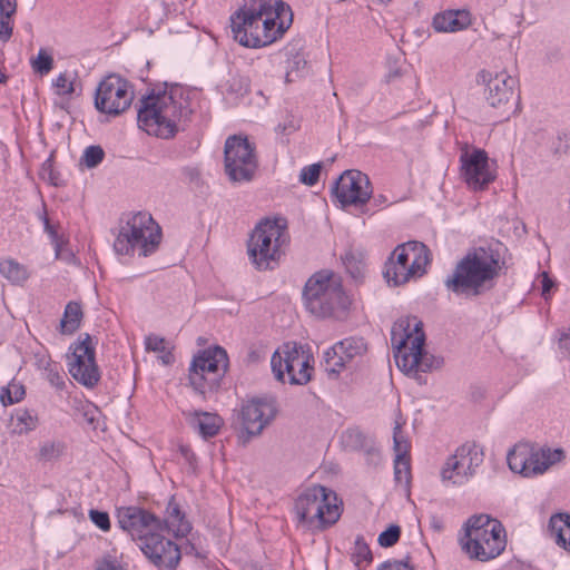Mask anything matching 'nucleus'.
Returning <instances> with one entry per match:
<instances>
[{"label":"nucleus","instance_id":"obj_1","mask_svg":"<svg viewBox=\"0 0 570 570\" xmlns=\"http://www.w3.org/2000/svg\"><path fill=\"white\" fill-rule=\"evenodd\" d=\"M196 92L174 83L163 92H151L139 100L137 121L140 129L161 139H170L185 130L191 120L193 96Z\"/></svg>","mask_w":570,"mask_h":570},{"label":"nucleus","instance_id":"obj_2","mask_svg":"<svg viewBox=\"0 0 570 570\" xmlns=\"http://www.w3.org/2000/svg\"><path fill=\"white\" fill-rule=\"evenodd\" d=\"M292 10L283 0H247L230 16L234 39L247 48L276 41L292 22Z\"/></svg>","mask_w":570,"mask_h":570},{"label":"nucleus","instance_id":"obj_3","mask_svg":"<svg viewBox=\"0 0 570 570\" xmlns=\"http://www.w3.org/2000/svg\"><path fill=\"white\" fill-rule=\"evenodd\" d=\"M500 269L499 252L481 246L456 263L453 273L444 279V286L456 296L478 297L494 288Z\"/></svg>","mask_w":570,"mask_h":570},{"label":"nucleus","instance_id":"obj_4","mask_svg":"<svg viewBox=\"0 0 570 570\" xmlns=\"http://www.w3.org/2000/svg\"><path fill=\"white\" fill-rule=\"evenodd\" d=\"M425 335L422 323L416 317L397 320L391 330V344L397 367L407 375L440 368L442 357H436L424 350Z\"/></svg>","mask_w":570,"mask_h":570},{"label":"nucleus","instance_id":"obj_5","mask_svg":"<svg viewBox=\"0 0 570 570\" xmlns=\"http://www.w3.org/2000/svg\"><path fill=\"white\" fill-rule=\"evenodd\" d=\"M459 541L470 559L482 562L500 556L507 546L504 527L489 514L470 517L464 523V535Z\"/></svg>","mask_w":570,"mask_h":570},{"label":"nucleus","instance_id":"obj_6","mask_svg":"<svg viewBox=\"0 0 570 570\" xmlns=\"http://www.w3.org/2000/svg\"><path fill=\"white\" fill-rule=\"evenodd\" d=\"M306 309L316 317H337L348 307L340 279L330 271H321L312 275L303 291Z\"/></svg>","mask_w":570,"mask_h":570},{"label":"nucleus","instance_id":"obj_7","mask_svg":"<svg viewBox=\"0 0 570 570\" xmlns=\"http://www.w3.org/2000/svg\"><path fill=\"white\" fill-rule=\"evenodd\" d=\"M287 229L283 219L261 220L247 243L249 259L257 269H272L282 256V247L287 243Z\"/></svg>","mask_w":570,"mask_h":570},{"label":"nucleus","instance_id":"obj_8","mask_svg":"<svg viewBox=\"0 0 570 570\" xmlns=\"http://www.w3.org/2000/svg\"><path fill=\"white\" fill-rule=\"evenodd\" d=\"M161 240V229L153 216L146 212H138L121 226L114 248L119 255H129L135 249L140 256H149L158 248Z\"/></svg>","mask_w":570,"mask_h":570},{"label":"nucleus","instance_id":"obj_9","mask_svg":"<svg viewBox=\"0 0 570 570\" xmlns=\"http://www.w3.org/2000/svg\"><path fill=\"white\" fill-rule=\"evenodd\" d=\"M336 494L323 485H314L295 501V512L301 523L323 530L334 524L341 517Z\"/></svg>","mask_w":570,"mask_h":570},{"label":"nucleus","instance_id":"obj_10","mask_svg":"<svg viewBox=\"0 0 570 570\" xmlns=\"http://www.w3.org/2000/svg\"><path fill=\"white\" fill-rule=\"evenodd\" d=\"M429 263L430 249L428 246L417 240H410L397 245L391 253L383 275L389 284L400 286L411 278L422 276Z\"/></svg>","mask_w":570,"mask_h":570},{"label":"nucleus","instance_id":"obj_11","mask_svg":"<svg viewBox=\"0 0 570 570\" xmlns=\"http://www.w3.org/2000/svg\"><path fill=\"white\" fill-rule=\"evenodd\" d=\"M309 361L311 355L304 346L287 342L274 352L271 366L276 380L285 382L287 375L289 384L304 385L309 382L313 371Z\"/></svg>","mask_w":570,"mask_h":570},{"label":"nucleus","instance_id":"obj_12","mask_svg":"<svg viewBox=\"0 0 570 570\" xmlns=\"http://www.w3.org/2000/svg\"><path fill=\"white\" fill-rule=\"evenodd\" d=\"M228 366V356L220 346L207 348L195 356L189 367V383L193 389L205 394L219 386Z\"/></svg>","mask_w":570,"mask_h":570},{"label":"nucleus","instance_id":"obj_13","mask_svg":"<svg viewBox=\"0 0 570 570\" xmlns=\"http://www.w3.org/2000/svg\"><path fill=\"white\" fill-rule=\"evenodd\" d=\"M224 163L232 181H250L258 166L254 145L245 136H229L224 146Z\"/></svg>","mask_w":570,"mask_h":570},{"label":"nucleus","instance_id":"obj_14","mask_svg":"<svg viewBox=\"0 0 570 570\" xmlns=\"http://www.w3.org/2000/svg\"><path fill=\"white\" fill-rule=\"evenodd\" d=\"M70 350L72 353L69 357V373L83 386L95 387L100 380V371L96 363L92 337L88 333L81 334Z\"/></svg>","mask_w":570,"mask_h":570},{"label":"nucleus","instance_id":"obj_15","mask_svg":"<svg viewBox=\"0 0 570 570\" xmlns=\"http://www.w3.org/2000/svg\"><path fill=\"white\" fill-rule=\"evenodd\" d=\"M134 91L129 82L119 76H109L100 81L95 96V107L100 112L118 116L129 108Z\"/></svg>","mask_w":570,"mask_h":570},{"label":"nucleus","instance_id":"obj_16","mask_svg":"<svg viewBox=\"0 0 570 570\" xmlns=\"http://www.w3.org/2000/svg\"><path fill=\"white\" fill-rule=\"evenodd\" d=\"M116 517L119 528L139 543L156 531H163L161 520L140 507H120Z\"/></svg>","mask_w":570,"mask_h":570},{"label":"nucleus","instance_id":"obj_17","mask_svg":"<svg viewBox=\"0 0 570 570\" xmlns=\"http://www.w3.org/2000/svg\"><path fill=\"white\" fill-rule=\"evenodd\" d=\"M332 194L343 207L366 204L373 188L367 175L360 170H345L334 183Z\"/></svg>","mask_w":570,"mask_h":570},{"label":"nucleus","instance_id":"obj_18","mask_svg":"<svg viewBox=\"0 0 570 570\" xmlns=\"http://www.w3.org/2000/svg\"><path fill=\"white\" fill-rule=\"evenodd\" d=\"M276 399L272 395L255 396L242 406V423L249 436L259 435L277 414Z\"/></svg>","mask_w":570,"mask_h":570},{"label":"nucleus","instance_id":"obj_19","mask_svg":"<svg viewBox=\"0 0 570 570\" xmlns=\"http://www.w3.org/2000/svg\"><path fill=\"white\" fill-rule=\"evenodd\" d=\"M145 557L156 567L174 570L181 558L180 548L170 539L165 538L161 531H156L139 543Z\"/></svg>","mask_w":570,"mask_h":570},{"label":"nucleus","instance_id":"obj_20","mask_svg":"<svg viewBox=\"0 0 570 570\" xmlns=\"http://www.w3.org/2000/svg\"><path fill=\"white\" fill-rule=\"evenodd\" d=\"M460 160L461 175L473 190L483 189L495 179V175L490 170L485 150L479 148L472 151L465 150L461 154Z\"/></svg>","mask_w":570,"mask_h":570},{"label":"nucleus","instance_id":"obj_21","mask_svg":"<svg viewBox=\"0 0 570 570\" xmlns=\"http://www.w3.org/2000/svg\"><path fill=\"white\" fill-rule=\"evenodd\" d=\"M367 345L362 337L344 338L324 352L325 370L330 375L337 376L348 363L363 356Z\"/></svg>","mask_w":570,"mask_h":570},{"label":"nucleus","instance_id":"obj_22","mask_svg":"<svg viewBox=\"0 0 570 570\" xmlns=\"http://www.w3.org/2000/svg\"><path fill=\"white\" fill-rule=\"evenodd\" d=\"M478 79L485 85L484 97L493 108L508 105L514 96L518 81L505 71L492 75L490 71L482 70L479 72Z\"/></svg>","mask_w":570,"mask_h":570},{"label":"nucleus","instance_id":"obj_23","mask_svg":"<svg viewBox=\"0 0 570 570\" xmlns=\"http://www.w3.org/2000/svg\"><path fill=\"white\" fill-rule=\"evenodd\" d=\"M564 458L562 449L535 448L532 444L531 459L527 462L525 478L543 474L551 465Z\"/></svg>","mask_w":570,"mask_h":570},{"label":"nucleus","instance_id":"obj_24","mask_svg":"<svg viewBox=\"0 0 570 570\" xmlns=\"http://www.w3.org/2000/svg\"><path fill=\"white\" fill-rule=\"evenodd\" d=\"M470 23V14L465 10H449L438 13L432 22L439 32H456L465 29Z\"/></svg>","mask_w":570,"mask_h":570},{"label":"nucleus","instance_id":"obj_25","mask_svg":"<svg viewBox=\"0 0 570 570\" xmlns=\"http://www.w3.org/2000/svg\"><path fill=\"white\" fill-rule=\"evenodd\" d=\"M190 425L198 431L205 440L218 434L223 420L219 415L210 412L194 411L188 413Z\"/></svg>","mask_w":570,"mask_h":570},{"label":"nucleus","instance_id":"obj_26","mask_svg":"<svg viewBox=\"0 0 570 570\" xmlns=\"http://www.w3.org/2000/svg\"><path fill=\"white\" fill-rule=\"evenodd\" d=\"M451 455L463 464L469 481L475 475L484 456L483 451L475 443H464Z\"/></svg>","mask_w":570,"mask_h":570},{"label":"nucleus","instance_id":"obj_27","mask_svg":"<svg viewBox=\"0 0 570 570\" xmlns=\"http://www.w3.org/2000/svg\"><path fill=\"white\" fill-rule=\"evenodd\" d=\"M166 513V519L161 520L163 531L165 529L173 531L176 537H186L191 531L190 522L186 520L185 513L180 510L174 498L168 502Z\"/></svg>","mask_w":570,"mask_h":570},{"label":"nucleus","instance_id":"obj_28","mask_svg":"<svg viewBox=\"0 0 570 570\" xmlns=\"http://www.w3.org/2000/svg\"><path fill=\"white\" fill-rule=\"evenodd\" d=\"M440 475L442 482L446 485L461 487L469 482L463 464L452 455L444 462Z\"/></svg>","mask_w":570,"mask_h":570},{"label":"nucleus","instance_id":"obj_29","mask_svg":"<svg viewBox=\"0 0 570 570\" xmlns=\"http://www.w3.org/2000/svg\"><path fill=\"white\" fill-rule=\"evenodd\" d=\"M548 529L556 542L570 552V515L566 513L552 515Z\"/></svg>","mask_w":570,"mask_h":570},{"label":"nucleus","instance_id":"obj_30","mask_svg":"<svg viewBox=\"0 0 570 570\" xmlns=\"http://www.w3.org/2000/svg\"><path fill=\"white\" fill-rule=\"evenodd\" d=\"M532 444L529 442L517 443L507 454L508 465L511 471L525 476L527 462L531 459Z\"/></svg>","mask_w":570,"mask_h":570},{"label":"nucleus","instance_id":"obj_31","mask_svg":"<svg viewBox=\"0 0 570 570\" xmlns=\"http://www.w3.org/2000/svg\"><path fill=\"white\" fill-rule=\"evenodd\" d=\"M0 276L13 285H19L29 278L27 267L13 258L0 259Z\"/></svg>","mask_w":570,"mask_h":570},{"label":"nucleus","instance_id":"obj_32","mask_svg":"<svg viewBox=\"0 0 570 570\" xmlns=\"http://www.w3.org/2000/svg\"><path fill=\"white\" fill-rule=\"evenodd\" d=\"M83 313L81 305L77 302H69L63 312V317L60 321V332L62 334L75 333L81 323Z\"/></svg>","mask_w":570,"mask_h":570},{"label":"nucleus","instance_id":"obj_33","mask_svg":"<svg viewBox=\"0 0 570 570\" xmlns=\"http://www.w3.org/2000/svg\"><path fill=\"white\" fill-rule=\"evenodd\" d=\"M65 451V442L60 440H47L40 443L36 458L41 463L55 462L63 455Z\"/></svg>","mask_w":570,"mask_h":570},{"label":"nucleus","instance_id":"obj_34","mask_svg":"<svg viewBox=\"0 0 570 570\" xmlns=\"http://www.w3.org/2000/svg\"><path fill=\"white\" fill-rule=\"evenodd\" d=\"M145 345L147 351H153L160 354L159 358L161 360L163 364L170 365L175 361L174 354L167 346L164 337L150 334L146 337Z\"/></svg>","mask_w":570,"mask_h":570},{"label":"nucleus","instance_id":"obj_35","mask_svg":"<svg viewBox=\"0 0 570 570\" xmlns=\"http://www.w3.org/2000/svg\"><path fill=\"white\" fill-rule=\"evenodd\" d=\"M12 419L16 420L13 432L18 434L33 431L38 425L37 415L28 410H19Z\"/></svg>","mask_w":570,"mask_h":570},{"label":"nucleus","instance_id":"obj_36","mask_svg":"<svg viewBox=\"0 0 570 570\" xmlns=\"http://www.w3.org/2000/svg\"><path fill=\"white\" fill-rule=\"evenodd\" d=\"M352 561L361 569L372 561V552L362 535H357L352 550Z\"/></svg>","mask_w":570,"mask_h":570},{"label":"nucleus","instance_id":"obj_37","mask_svg":"<svg viewBox=\"0 0 570 570\" xmlns=\"http://www.w3.org/2000/svg\"><path fill=\"white\" fill-rule=\"evenodd\" d=\"M24 394V386L18 382L12 381L8 384V386L1 389L0 401L4 406L11 405L21 401Z\"/></svg>","mask_w":570,"mask_h":570},{"label":"nucleus","instance_id":"obj_38","mask_svg":"<svg viewBox=\"0 0 570 570\" xmlns=\"http://www.w3.org/2000/svg\"><path fill=\"white\" fill-rule=\"evenodd\" d=\"M286 66V81L292 82L293 76L299 77L304 73L307 61L303 55L296 52L291 58L287 59Z\"/></svg>","mask_w":570,"mask_h":570},{"label":"nucleus","instance_id":"obj_39","mask_svg":"<svg viewBox=\"0 0 570 570\" xmlns=\"http://www.w3.org/2000/svg\"><path fill=\"white\" fill-rule=\"evenodd\" d=\"M31 67L36 73L47 75L53 68V58L46 49H40L37 57L31 59Z\"/></svg>","mask_w":570,"mask_h":570},{"label":"nucleus","instance_id":"obj_40","mask_svg":"<svg viewBox=\"0 0 570 570\" xmlns=\"http://www.w3.org/2000/svg\"><path fill=\"white\" fill-rule=\"evenodd\" d=\"M105 158L104 149L98 145L87 147L81 156L80 163L87 168H96Z\"/></svg>","mask_w":570,"mask_h":570},{"label":"nucleus","instance_id":"obj_41","mask_svg":"<svg viewBox=\"0 0 570 570\" xmlns=\"http://www.w3.org/2000/svg\"><path fill=\"white\" fill-rule=\"evenodd\" d=\"M393 449L395 452V459L406 458L410 449L407 440L402 435V426L397 422L393 429Z\"/></svg>","mask_w":570,"mask_h":570},{"label":"nucleus","instance_id":"obj_42","mask_svg":"<svg viewBox=\"0 0 570 570\" xmlns=\"http://www.w3.org/2000/svg\"><path fill=\"white\" fill-rule=\"evenodd\" d=\"M394 476L396 482L409 484L411 479V469L407 458L394 460Z\"/></svg>","mask_w":570,"mask_h":570},{"label":"nucleus","instance_id":"obj_43","mask_svg":"<svg viewBox=\"0 0 570 570\" xmlns=\"http://www.w3.org/2000/svg\"><path fill=\"white\" fill-rule=\"evenodd\" d=\"M43 368L46 373V379L49 381V383L53 387L62 390L65 387V377L63 374L60 372L58 365L47 361L46 366Z\"/></svg>","mask_w":570,"mask_h":570},{"label":"nucleus","instance_id":"obj_44","mask_svg":"<svg viewBox=\"0 0 570 570\" xmlns=\"http://www.w3.org/2000/svg\"><path fill=\"white\" fill-rule=\"evenodd\" d=\"M400 535L401 528L396 524H392L382 533H380L377 541L381 547L390 548L399 541Z\"/></svg>","mask_w":570,"mask_h":570},{"label":"nucleus","instance_id":"obj_45","mask_svg":"<svg viewBox=\"0 0 570 570\" xmlns=\"http://www.w3.org/2000/svg\"><path fill=\"white\" fill-rule=\"evenodd\" d=\"M321 169V164L304 167L299 174V181L307 186H314L318 181Z\"/></svg>","mask_w":570,"mask_h":570},{"label":"nucleus","instance_id":"obj_46","mask_svg":"<svg viewBox=\"0 0 570 570\" xmlns=\"http://www.w3.org/2000/svg\"><path fill=\"white\" fill-rule=\"evenodd\" d=\"M53 87L56 89V94L59 96H69L75 92V85L73 81L69 79L67 73H60L55 80H53Z\"/></svg>","mask_w":570,"mask_h":570},{"label":"nucleus","instance_id":"obj_47","mask_svg":"<svg viewBox=\"0 0 570 570\" xmlns=\"http://www.w3.org/2000/svg\"><path fill=\"white\" fill-rule=\"evenodd\" d=\"M12 13L0 11V40H2L3 42H7L12 36Z\"/></svg>","mask_w":570,"mask_h":570},{"label":"nucleus","instance_id":"obj_48","mask_svg":"<svg viewBox=\"0 0 570 570\" xmlns=\"http://www.w3.org/2000/svg\"><path fill=\"white\" fill-rule=\"evenodd\" d=\"M343 262L347 272L353 278L357 279L363 275L362 263L355 258L354 254H346Z\"/></svg>","mask_w":570,"mask_h":570},{"label":"nucleus","instance_id":"obj_49","mask_svg":"<svg viewBox=\"0 0 570 570\" xmlns=\"http://www.w3.org/2000/svg\"><path fill=\"white\" fill-rule=\"evenodd\" d=\"M89 518L100 530L108 531L110 529V519L107 512L92 509L89 511Z\"/></svg>","mask_w":570,"mask_h":570},{"label":"nucleus","instance_id":"obj_50","mask_svg":"<svg viewBox=\"0 0 570 570\" xmlns=\"http://www.w3.org/2000/svg\"><path fill=\"white\" fill-rule=\"evenodd\" d=\"M95 570H125L115 556H105L97 561Z\"/></svg>","mask_w":570,"mask_h":570},{"label":"nucleus","instance_id":"obj_51","mask_svg":"<svg viewBox=\"0 0 570 570\" xmlns=\"http://www.w3.org/2000/svg\"><path fill=\"white\" fill-rule=\"evenodd\" d=\"M554 287L553 279L549 276L547 272L541 273V295L548 299L551 289Z\"/></svg>","mask_w":570,"mask_h":570},{"label":"nucleus","instance_id":"obj_52","mask_svg":"<svg viewBox=\"0 0 570 570\" xmlns=\"http://www.w3.org/2000/svg\"><path fill=\"white\" fill-rule=\"evenodd\" d=\"M41 173H42V176L45 177L47 174H48V179L49 181L57 186L58 185V181H57V177L55 175V171L52 169V159L51 158H48L43 164H42V168H41Z\"/></svg>","mask_w":570,"mask_h":570},{"label":"nucleus","instance_id":"obj_53","mask_svg":"<svg viewBox=\"0 0 570 570\" xmlns=\"http://www.w3.org/2000/svg\"><path fill=\"white\" fill-rule=\"evenodd\" d=\"M43 225L46 233L50 236L52 243L56 245V247H59V237L56 228L50 224V220L47 216L43 217Z\"/></svg>","mask_w":570,"mask_h":570},{"label":"nucleus","instance_id":"obj_54","mask_svg":"<svg viewBox=\"0 0 570 570\" xmlns=\"http://www.w3.org/2000/svg\"><path fill=\"white\" fill-rule=\"evenodd\" d=\"M345 436L353 442V446H355V448L362 446L363 440H364V435H363V433L361 431H358V430H348L346 432Z\"/></svg>","mask_w":570,"mask_h":570},{"label":"nucleus","instance_id":"obj_55","mask_svg":"<svg viewBox=\"0 0 570 570\" xmlns=\"http://www.w3.org/2000/svg\"><path fill=\"white\" fill-rule=\"evenodd\" d=\"M179 452H180L181 456L186 460V462L190 466L195 465V463H196V455H195V453L191 451V449L188 445H180L179 446Z\"/></svg>","mask_w":570,"mask_h":570},{"label":"nucleus","instance_id":"obj_56","mask_svg":"<svg viewBox=\"0 0 570 570\" xmlns=\"http://www.w3.org/2000/svg\"><path fill=\"white\" fill-rule=\"evenodd\" d=\"M559 347L566 356L570 357V332L561 335Z\"/></svg>","mask_w":570,"mask_h":570},{"label":"nucleus","instance_id":"obj_57","mask_svg":"<svg viewBox=\"0 0 570 570\" xmlns=\"http://www.w3.org/2000/svg\"><path fill=\"white\" fill-rule=\"evenodd\" d=\"M17 10L16 0H0V11L14 14Z\"/></svg>","mask_w":570,"mask_h":570},{"label":"nucleus","instance_id":"obj_58","mask_svg":"<svg viewBox=\"0 0 570 570\" xmlns=\"http://www.w3.org/2000/svg\"><path fill=\"white\" fill-rule=\"evenodd\" d=\"M296 129H297V126L293 119L288 120L287 122H284V124H279L276 128L277 131L285 134V135L292 134Z\"/></svg>","mask_w":570,"mask_h":570},{"label":"nucleus","instance_id":"obj_59","mask_svg":"<svg viewBox=\"0 0 570 570\" xmlns=\"http://www.w3.org/2000/svg\"><path fill=\"white\" fill-rule=\"evenodd\" d=\"M373 203L375 206H381L385 203H387V198L384 195H376L373 197Z\"/></svg>","mask_w":570,"mask_h":570}]
</instances>
